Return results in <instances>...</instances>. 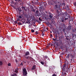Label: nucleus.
<instances>
[{
  "label": "nucleus",
  "instance_id": "4be33fe9",
  "mask_svg": "<svg viewBox=\"0 0 76 76\" xmlns=\"http://www.w3.org/2000/svg\"><path fill=\"white\" fill-rule=\"evenodd\" d=\"M62 5L63 6H65L66 5V4H65V3H62Z\"/></svg>",
  "mask_w": 76,
  "mask_h": 76
},
{
  "label": "nucleus",
  "instance_id": "0e129e2a",
  "mask_svg": "<svg viewBox=\"0 0 76 76\" xmlns=\"http://www.w3.org/2000/svg\"><path fill=\"white\" fill-rule=\"evenodd\" d=\"M15 1H18V0H15Z\"/></svg>",
  "mask_w": 76,
  "mask_h": 76
},
{
  "label": "nucleus",
  "instance_id": "7c9ffc66",
  "mask_svg": "<svg viewBox=\"0 0 76 76\" xmlns=\"http://www.w3.org/2000/svg\"><path fill=\"white\" fill-rule=\"evenodd\" d=\"M11 4H13L14 3V1H13L11 2Z\"/></svg>",
  "mask_w": 76,
  "mask_h": 76
},
{
  "label": "nucleus",
  "instance_id": "e433bc0d",
  "mask_svg": "<svg viewBox=\"0 0 76 76\" xmlns=\"http://www.w3.org/2000/svg\"><path fill=\"white\" fill-rule=\"evenodd\" d=\"M50 37H51V38L53 37V35H52V34H50Z\"/></svg>",
  "mask_w": 76,
  "mask_h": 76
},
{
  "label": "nucleus",
  "instance_id": "09e8293b",
  "mask_svg": "<svg viewBox=\"0 0 76 76\" xmlns=\"http://www.w3.org/2000/svg\"><path fill=\"white\" fill-rule=\"evenodd\" d=\"M74 5L75 6H76V2H75V3H74Z\"/></svg>",
  "mask_w": 76,
  "mask_h": 76
},
{
  "label": "nucleus",
  "instance_id": "603ef678",
  "mask_svg": "<svg viewBox=\"0 0 76 76\" xmlns=\"http://www.w3.org/2000/svg\"><path fill=\"white\" fill-rule=\"evenodd\" d=\"M67 35V34H66V33H64V35Z\"/></svg>",
  "mask_w": 76,
  "mask_h": 76
},
{
  "label": "nucleus",
  "instance_id": "c03bdc74",
  "mask_svg": "<svg viewBox=\"0 0 76 76\" xmlns=\"http://www.w3.org/2000/svg\"><path fill=\"white\" fill-rule=\"evenodd\" d=\"M66 57H67V58H69V56H68V55H67V56H66Z\"/></svg>",
  "mask_w": 76,
  "mask_h": 76
},
{
  "label": "nucleus",
  "instance_id": "c85d7f7f",
  "mask_svg": "<svg viewBox=\"0 0 76 76\" xmlns=\"http://www.w3.org/2000/svg\"><path fill=\"white\" fill-rule=\"evenodd\" d=\"M55 39H56V40H57V35H55Z\"/></svg>",
  "mask_w": 76,
  "mask_h": 76
},
{
  "label": "nucleus",
  "instance_id": "f257e3e1",
  "mask_svg": "<svg viewBox=\"0 0 76 76\" xmlns=\"http://www.w3.org/2000/svg\"><path fill=\"white\" fill-rule=\"evenodd\" d=\"M23 20H24V17H22V15H19L17 20L15 21L14 23L15 24L17 23L18 25H22L24 24V21H23Z\"/></svg>",
  "mask_w": 76,
  "mask_h": 76
},
{
  "label": "nucleus",
  "instance_id": "6e6552de",
  "mask_svg": "<svg viewBox=\"0 0 76 76\" xmlns=\"http://www.w3.org/2000/svg\"><path fill=\"white\" fill-rule=\"evenodd\" d=\"M18 70H19V68H18V67H16L15 68V69L14 72L15 73H18Z\"/></svg>",
  "mask_w": 76,
  "mask_h": 76
},
{
  "label": "nucleus",
  "instance_id": "0eeeda50",
  "mask_svg": "<svg viewBox=\"0 0 76 76\" xmlns=\"http://www.w3.org/2000/svg\"><path fill=\"white\" fill-rule=\"evenodd\" d=\"M25 57H26L27 56H28V55H29V52L28 51L26 52V53L25 54Z\"/></svg>",
  "mask_w": 76,
  "mask_h": 76
},
{
  "label": "nucleus",
  "instance_id": "79ce46f5",
  "mask_svg": "<svg viewBox=\"0 0 76 76\" xmlns=\"http://www.w3.org/2000/svg\"><path fill=\"white\" fill-rule=\"evenodd\" d=\"M53 40H54L55 41H56V39L53 38Z\"/></svg>",
  "mask_w": 76,
  "mask_h": 76
},
{
  "label": "nucleus",
  "instance_id": "49530a36",
  "mask_svg": "<svg viewBox=\"0 0 76 76\" xmlns=\"http://www.w3.org/2000/svg\"><path fill=\"white\" fill-rule=\"evenodd\" d=\"M66 51L67 52L68 51V49H67V48L66 49Z\"/></svg>",
  "mask_w": 76,
  "mask_h": 76
},
{
  "label": "nucleus",
  "instance_id": "f8f14e48",
  "mask_svg": "<svg viewBox=\"0 0 76 76\" xmlns=\"http://www.w3.org/2000/svg\"><path fill=\"white\" fill-rule=\"evenodd\" d=\"M18 10L20 12H22V10H21V8H18Z\"/></svg>",
  "mask_w": 76,
  "mask_h": 76
},
{
  "label": "nucleus",
  "instance_id": "39448f33",
  "mask_svg": "<svg viewBox=\"0 0 76 76\" xmlns=\"http://www.w3.org/2000/svg\"><path fill=\"white\" fill-rule=\"evenodd\" d=\"M66 66H67V64L65 63L62 66V69L64 71L66 70Z\"/></svg>",
  "mask_w": 76,
  "mask_h": 76
},
{
  "label": "nucleus",
  "instance_id": "69168bd1",
  "mask_svg": "<svg viewBox=\"0 0 76 76\" xmlns=\"http://www.w3.org/2000/svg\"><path fill=\"white\" fill-rule=\"evenodd\" d=\"M15 4H16V2H14Z\"/></svg>",
  "mask_w": 76,
  "mask_h": 76
},
{
  "label": "nucleus",
  "instance_id": "2eb2a0df",
  "mask_svg": "<svg viewBox=\"0 0 76 76\" xmlns=\"http://www.w3.org/2000/svg\"><path fill=\"white\" fill-rule=\"evenodd\" d=\"M72 38H74V37H75V36H76V35H75V34H72Z\"/></svg>",
  "mask_w": 76,
  "mask_h": 76
},
{
  "label": "nucleus",
  "instance_id": "b1692460",
  "mask_svg": "<svg viewBox=\"0 0 76 76\" xmlns=\"http://www.w3.org/2000/svg\"><path fill=\"white\" fill-rule=\"evenodd\" d=\"M59 42H60V43L61 44V42H62L61 41V40H60V37H59Z\"/></svg>",
  "mask_w": 76,
  "mask_h": 76
},
{
  "label": "nucleus",
  "instance_id": "8fccbe9b",
  "mask_svg": "<svg viewBox=\"0 0 76 76\" xmlns=\"http://www.w3.org/2000/svg\"><path fill=\"white\" fill-rule=\"evenodd\" d=\"M11 6H12V7H13V5L11 4Z\"/></svg>",
  "mask_w": 76,
  "mask_h": 76
},
{
  "label": "nucleus",
  "instance_id": "5701e85b",
  "mask_svg": "<svg viewBox=\"0 0 76 76\" xmlns=\"http://www.w3.org/2000/svg\"><path fill=\"white\" fill-rule=\"evenodd\" d=\"M68 19V18H64V20H67Z\"/></svg>",
  "mask_w": 76,
  "mask_h": 76
},
{
  "label": "nucleus",
  "instance_id": "dca6fc26",
  "mask_svg": "<svg viewBox=\"0 0 76 76\" xmlns=\"http://www.w3.org/2000/svg\"><path fill=\"white\" fill-rule=\"evenodd\" d=\"M35 34L36 35H38V34H39V32H38V31H36L35 32Z\"/></svg>",
  "mask_w": 76,
  "mask_h": 76
},
{
  "label": "nucleus",
  "instance_id": "f3484780",
  "mask_svg": "<svg viewBox=\"0 0 76 76\" xmlns=\"http://www.w3.org/2000/svg\"><path fill=\"white\" fill-rule=\"evenodd\" d=\"M32 12H35V10L34 9V8H32Z\"/></svg>",
  "mask_w": 76,
  "mask_h": 76
},
{
  "label": "nucleus",
  "instance_id": "37998d69",
  "mask_svg": "<svg viewBox=\"0 0 76 76\" xmlns=\"http://www.w3.org/2000/svg\"><path fill=\"white\" fill-rule=\"evenodd\" d=\"M56 45L57 46H58V43L57 42L56 43Z\"/></svg>",
  "mask_w": 76,
  "mask_h": 76
},
{
  "label": "nucleus",
  "instance_id": "2f4dec72",
  "mask_svg": "<svg viewBox=\"0 0 76 76\" xmlns=\"http://www.w3.org/2000/svg\"><path fill=\"white\" fill-rule=\"evenodd\" d=\"M26 23H30V22L26 21Z\"/></svg>",
  "mask_w": 76,
  "mask_h": 76
},
{
  "label": "nucleus",
  "instance_id": "3c124183",
  "mask_svg": "<svg viewBox=\"0 0 76 76\" xmlns=\"http://www.w3.org/2000/svg\"><path fill=\"white\" fill-rule=\"evenodd\" d=\"M64 74L65 75H66V73L64 72Z\"/></svg>",
  "mask_w": 76,
  "mask_h": 76
},
{
  "label": "nucleus",
  "instance_id": "6ab92c4d",
  "mask_svg": "<svg viewBox=\"0 0 76 76\" xmlns=\"http://www.w3.org/2000/svg\"><path fill=\"white\" fill-rule=\"evenodd\" d=\"M40 63H41V64H42V65H44V62L42 61H41Z\"/></svg>",
  "mask_w": 76,
  "mask_h": 76
},
{
  "label": "nucleus",
  "instance_id": "bb28decb",
  "mask_svg": "<svg viewBox=\"0 0 76 76\" xmlns=\"http://www.w3.org/2000/svg\"><path fill=\"white\" fill-rule=\"evenodd\" d=\"M49 16L50 18H53V16H52L51 15H50Z\"/></svg>",
  "mask_w": 76,
  "mask_h": 76
},
{
  "label": "nucleus",
  "instance_id": "473e14b6",
  "mask_svg": "<svg viewBox=\"0 0 76 76\" xmlns=\"http://www.w3.org/2000/svg\"><path fill=\"white\" fill-rule=\"evenodd\" d=\"M11 19L12 20V22L14 21L12 18H11Z\"/></svg>",
  "mask_w": 76,
  "mask_h": 76
},
{
  "label": "nucleus",
  "instance_id": "20e7f679",
  "mask_svg": "<svg viewBox=\"0 0 76 76\" xmlns=\"http://www.w3.org/2000/svg\"><path fill=\"white\" fill-rule=\"evenodd\" d=\"M25 57L27 59L29 58L30 61H34V59L32 57H30L29 56H28L27 57Z\"/></svg>",
  "mask_w": 76,
  "mask_h": 76
},
{
  "label": "nucleus",
  "instance_id": "4c0bfd02",
  "mask_svg": "<svg viewBox=\"0 0 76 76\" xmlns=\"http://www.w3.org/2000/svg\"><path fill=\"white\" fill-rule=\"evenodd\" d=\"M75 29H74V30H73V32H75Z\"/></svg>",
  "mask_w": 76,
  "mask_h": 76
},
{
  "label": "nucleus",
  "instance_id": "4d7b16f0",
  "mask_svg": "<svg viewBox=\"0 0 76 76\" xmlns=\"http://www.w3.org/2000/svg\"><path fill=\"white\" fill-rule=\"evenodd\" d=\"M29 38H30V39H32V37H30Z\"/></svg>",
  "mask_w": 76,
  "mask_h": 76
},
{
  "label": "nucleus",
  "instance_id": "5fc2aeb1",
  "mask_svg": "<svg viewBox=\"0 0 76 76\" xmlns=\"http://www.w3.org/2000/svg\"><path fill=\"white\" fill-rule=\"evenodd\" d=\"M67 55L69 57V56H70V53L68 54Z\"/></svg>",
  "mask_w": 76,
  "mask_h": 76
},
{
  "label": "nucleus",
  "instance_id": "393cba45",
  "mask_svg": "<svg viewBox=\"0 0 76 76\" xmlns=\"http://www.w3.org/2000/svg\"><path fill=\"white\" fill-rule=\"evenodd\" d=\"M8 66H11V64L10 63H9L8 64Z\"/></svg>",
  "mask_w": 76,
  "mask_h": 76
},
{
  "label": "nucleus",
  "instance_id": "f704fd0d",
  "mask_svg": "<svg viewBox=\"0 0 76 76\" xmlns=\"http://www.w3.org/2000/svg\"><path fill=\"white\" fill-rule=\"evenodd\" d=\"M39 20H40V21H42V19H41V18H39Z\"/></svg>",
  "mask_w": 76,
  "mask_h": 76
},
{
  "label": "nucleus",
  "instance_id": "a878e982",
  "mask_svg": "<svg viewBox=\"0 0 76 76\" xmlns=\"http://www.w3.org/2000/svg\"><path fill=\"white\" fill-rule=\"evenodd\" d=\"M22 9H23L24 10H25V7H24L22 6Z\"/></svg>",
  "mask_w": 76,
  "mask_h": 76
},
{
  "label": "nucleus",
  "instance_id": "423d86ee",
  "mask_svg": "<svg viewBox=\"0 0 76 76\" xmlns=\"http://www.w3.org/2000/svg\"><path fill=\"white\" fill-rule=\"evenodd\" d=\"M66 20H64V18L62 17L61 19V21L62 23H64V22H66Z\"/></svg>",
  "mask_w": 76,
  "mask_h": 76
},
{
  "label": "nucleus",
  "instance_id": "7ed1b4c3",
  "mask_svg": "<svg viewBox=\"0 0 76 76\" xmlns=\"http://www.w3.org/2000/svg\"><path fill=\"white\" fill-rule=\"evenodd\" d=\"M23 74L24 76H26L28 73H27V71H26V69L25 68H24L23 69Z\"/></svg>",
  "mask_w": 76,
  "mask_h": 76
},
{
  "label": "nucleus",
  "instance_id": "ddd939ff",
  "mask_svg": "<svg viewBox=\"0 0 76 76\" xmlns=\"http://www.w3.org/2000/svg\"><path fill=\"white\" fill-rule=\"evenodd\" d=\"M69 36H67L66 37V40H69Z\"/></svg>",
  "mask_w": 76,
  "mask_h": 76
},
{
  "label": "nucleus",
  "instance_id": "9b49d317",
  "mask_svg": "<svg viewBox=\"0 0 76 76\" xmlns=\"http://www.w3.org/2000/svg\"><path fill=\"white\" fill-rule=\"evenodd\" d=\"M45 58H46V59H47V60H50V58H48V56H45Z\"/></svg>",
  "mask_w": 76,
  "mask_h": 76
},
{
  "label": "nucleus",
  "instance_id": "9d476101",
  "mask_svg": "<svg viewBox=\"0 0 76 76\" xmlns=\"http://www.w3.org/2000/svg\"><path fill=\"white\" fill-rule=\"evenodd\" d=\"M36 68V66L35 65H34L32 67V68L31 69V70H35Z\"/></svg>",
  "mask_w": 76,
  "mask_h": 76
},
{
  "label": "nucleus",
  "instance_id": "774afa93",
  "mask_svg": "<svg viewBox=\"0 0 76 76\" xmlns=\"http://www.w3.org/2000/svg\"><path fill=\"white\" fill-rule=\"evenodd\" d=\"M7 20V21H9V20Z\"/></svg>",
  "mask_w": 76,
  "mask_h": 76
},
{
  "label": "nucleus",
  "instance_id": "338daca9",
  "mask_svg": "<svg viewBox=\"0 0 76 76\" xmlns=\"http://www.w3.org/2000/svg\"><path fill=\"white\" fill-rule=\"evenodd\" d=\"M50 33H52V31H50Z\"/></svg>",
  "mask_w": 76,
  "mask_h": 76
},
{
  "label": "nucleus",
  "instance_id": "58836bf2",
  "mask_svg": "<svg viewBox=\"0 0 76 76\" xmlns=\"http://www.w3.org/2000/svg\"><path fill=\"white\" fill-rule=\"evenodd\" d=\"M20 66H23V63L22 62L20 64Z\"/></svg>",
  "mask_w": 76,
  "mask_h": 76
},
{
  "label": "nucleus",
  "instance_id": "bf43d9fd",
  "mask_svg": "<svg viewBox=\"0 0 76 76\" xmlns=\"http://www.w3.org/2000/svg\"><path fill=\"white\" fill-rule=\"evenodd\" d=\"M72 60H72V59H71V61H72Z\"/></svg>",
  "mask_w": 76,
  "mask_h": 76
},
{
  "label": "nucleus",
  "instance_id": "13d9d810",
  "mask_svg": "<svg viewBox=\"0 0 76 76\" xmlns=\"http://www.w3.org/2000/svg\"><path fill=\"white\" fill-rule=\"evenodd\" d=\"M56 41H59V40H57L56 39Z\"/></svg>",
  "mask_w": 76,
  "mask_h": 76
},
{
  "label": "nucleus",
  "instance_id": "a18cd8bd",
  "mask_svg": "<svg viewBox=\"0 0 76 76\" xmlns=\"http://www.w3.org/2000/svg\"><path fill=\"white\" fill-rule=\"evenodd\" d=\"M38 11L37 10L36 11V13H38Z\"/></svg>",
  "mask_w": 76,
  "mask_h": 76
},
{
  "label": "nucleus",
  "instance_id": "6e6d98bb",
  "mask_svg": "<svg viewBox=\"0 0 76 76\" xmlns=\"http://www.w3.org/2000/svg\"><path fill=\"white\" fill-rule=\"evenodd\" d=\"M27 62V63H28V64H29V63H30V62H29V61H28Z\"/></svg>",
  "mask_w": 76,
  "mask_h": 76
},
{
  "label": "nucleus",
  "instance_id": "aec40b11",
  "mask_svg": "<svg viewBox=\"0 0 76 76\" xmlns=\"http://www.w3.org/2000/svg\"><path fill=\"white\" fill-rule=\"evenodd\" d=\"M23 15H24L26 17H27V16H28V15L26 14H24V12H23Z\"/></svg>",
  "mask_w": 76,
  "mask_h": 76
},
{
  "label": "nucleus",
  "instance_id": "a19ab883",
  "mask_svg": "<svg viewBox=\"0 0 76 76\" xmlns=\"http://www.w3.org/2000/svg\"><path fill=\"white\" fill-rule=\"evenodd\" d=\"M42 36H43V37H44V34L43 33H42Z\"/></svg>",
  "mask_w": 76,
  "mask_h": 76
},
{
  "label": "nucleus",
  "instance_id": "412c9836",
  "mask_svg": "<svg viewBox=\"0 0 76 76\" xmlns=\"http://www.w3.org/2000/svg\"><path fill=\"white\" fill-rule=\"evenodd\" d=\"M15 63H18V60L16 59H15Z\"/></svg>",
  "mask_w": 76,
  "mask_h": 76
},
{
  "label": "nucleus",
  "instance_id": "72a5a7b5",
  "mask_svg": "<svg viewBox=\"0 0 76 76\" xmlns=\"http://www.w3.org/2000/svg\"><path fill=\"white\" fill-rule=\"evenodd\" d=\"M50 24V22H48L47 23V25H49Z\"/></svg>",
  "mask_w": 76,
  "mask_h": 76
},
{
  "label": "nucleus",
  "instance_id": "4468645a",
  "mask_svg": "<svg viewBox=\"0 0 76 76\" xmlns=\"http://www.w3.org/2000/svg\"><path fill=\"white\" fill-rule=\"evenodd\" d=\"M3 65V62L2 61H0V66H2Z\"/></svg>",
  "mask_w": 76,
  "mask_h": 76
},
{
  "label": "nucleus",
  "instance_id": "a211bd4d",
  "mask_svg": "<svg viewBox=\"0 0 76 76\" xmlns=\"http://www.w3.org/2000/svg\"><path fill=\"white\" fill-rule=\"evenodd\" d=\"M31 31L32 33H34V32H35V31L34 29H31Z\"/></svg>",
  "mask_w": 76,
  "mask_h": 76
},
{
  "label": "nucleus",
  "instance_id": "052dcab7",
  "mask_svg": "<svg viewBox=\"0 0 76 76\" xmlns=\"http://www.w3.org/2000/svg\"><path fill=\"white\" fill-rule=\"evenodd\" d=\"M12 76H15L14 75V74H13V75H12Z\"/></svg>",
  "mask_w": 76,
  "mask_h": 76
},
{
  "label": "nucleus",
  "instance_id": "ea45409f",
  "mask_svg": "<svg viewBox=\"0 0 76 76\" xmlns=\"http://www.w3.org/2000/svg\"><path fill=\"white\" fill-rule=\"evenodd\" d=\"M14 76H17V75H16V74H14Z\"/></svg>",
  "mask_w": 76,
  "mask_h": 76
},
{
  "label": "nucleus",
  "instance_id": "864d4df0",
  "mask_svg": "<svg viewBox=\"0 0 76 76\" xmlns=\"http://www.w3.org/2000/svg\"><path fill=\"white\" fill-rule=\"evenodd\" d=\"M63 32H65V31L64 30V29L63 30Z\"/></svg>",
  "mask_w": 76,
  "mask_h": 76
},
{
  "label": "nucleus",
  "instance_id": "680f3d73",
  "mask_svg": "<svg viewBox=\"0 0 76 76\" xmlns=\"http://www.w3.org/2000/svg\"><path fill=\"white\" fill-rule=\"evenodd\" d=\"M74 29H75V31H76V28Z\"/></svg>",
  "mask_w": 76,
  "mask_h": 76
},
{
  "label": "nucleus",
  "instance_id": "c756f323",
  "mask_svg": "<svg viewBox=\"0 0 76 76\" xmlns=\"http://www.w3.org/2000/svg\"><path fill=\"white\" fill-rule=\"evenodd\" d=\"M27 20L28 22H30V20H29L28 19H27Z\"/></svg>",
  "mask_w": 76,
  "mask_h": 76
},
{
  "label": "nucleus",
  "instance_id": "c9c22d12",
  "mask_svg": "<svg viewBox=\"0 0 76 76\" xmlns=\"http://www.w3.org/2000/svg\"><path fill=\"white\" fill-rule=\"evenodd\" d=\"M52 76H57V75L55 74H54Z\"/></svg>",
  "mask_w": 76,
  "mask_h": 76
},
{
  "label": "nucleus",
  "instance_id": "de8ad7c7",
  "mask_svg": "<svg viewBox=\"0 0 76 76\" xmlns=\"http://www.w3.org/2000/svg\"><path fill=\"white\" fill-rule=\"evenodd\" d=\"M76 43V42H74L73 43V44H75Z\"/></svg>",
  "mask_w": 76,
  "mask_h": 76
},
{
  "label": "nucleus",
  "instance_id": "1a4fd4ad",
  "mask_svg": "<svg viewBox=\"0 0 76 76\" xmlns=\"http://www.w3.org/2000/svg\"><path fill=\"white\" fill-rule=\"evenodd\" d=\"M69 26H68L67 27V30H68V31H70V30H71V26H70V25H69Z\"/></svg>",
  "mask_w": 76,
  "mask_h": 76
},
{
  "label": "nucleus",
  "instance_id": "e2e57ef3",
  "mask_svg": "<svg viewBox=\"0 0 76 76\" xmlns=\"http://www.w3.org/2000/svg\"><path fill=\"white\" fill-rule=\"evenodd\" d=\"M37 22H39V21H38V20H37Z\"/></svg>",
  "mask_w": 76,
  "mask_h": 76
},
{
  "label": "nucleus",
  "instance_id": "cd10ccee",
  "mask_svg": "<svg viewBox=\"0 0 76 76\" xmlns=\"http://www.w3.org/2000/svg\"><path fill=\"white\" fill-rule=\"evenodd\" d=\"M67 7L68 8V10H70V9H69V6H68V5H67Z\"/></svg>",
  "mask_w": 76,
  "mask_h": 76
},
{
  "label": "nucleus",
  "instance_id": "f03ea898",
  "mask_svg": "<svg viewBox=\"0 0 76 76\" xmlns=\"http://www.w3.org/2000/svg\"><path fill=\"white\" fill-rule=\"evenodd\" d=\"M60 5H58L57 4H55L54 9L57 13H60V10L59 9V8H60Z\"/></svg>",
  "mask_w": 76,
  "mask_h": 76
}]
</instances>
